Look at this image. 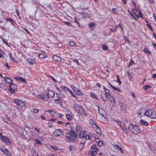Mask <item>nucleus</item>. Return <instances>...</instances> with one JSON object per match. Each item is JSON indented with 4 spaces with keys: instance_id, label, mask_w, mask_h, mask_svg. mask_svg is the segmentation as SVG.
Returning <instances> with one entry per match:
<instances>
[{
    "instance_id": "obj_14",
    "label": "nucleus",
    "mask_w": 156,
    "mask_h": 156,
    "mask_svg": "<svg viewBox=\"0 0 156 156\" xmlns=\"http://www.w3.org/2000/svg\"><path fill=\"white\" fill-rule=\"evenodd\" d=\"M36 59L33 58H29L27 59V61L28 63L30 65H33L36 62Z\"/></svg>"
},
{
    "instance_id": "obj_12",
    "label": "nucleus",
    "mask_w": 156,
    "mask_h": 156,
    "mask_svg": "<svg viewBox=\"0 0 156 156\" xmlns=\"http://www.w3.org/2000/svg\"><path fill=\"white\" fill-rule=\"evenodd\" d=\"M63 131L61 129H56L53 132V135L56 136H60V133L63 134Z\"/></svg>"
},
{
    "instance_id": "obj_61",
    "label": "nucleus",
    "mask_w": 156,
    "mask_h": 156,
    "mask_svg": "<svg viewBox=\"0 0 156 156\" xmlns=\"http://www.w3.org/2000/svg\"><path fill=\"white\" fill-rule=\"evenodd\" d=\"M74 22L76 23L78 25V26H79V22H78L77 19L76 18H75Z\"/></svg>"
},
{
    "instance_id": "obj_63",
    "label": "nucleus",
    "mask_w": 156,
    "mask_h": 156,
    "mask_svg": "<svg viewBox=\"0 0 156 156\" xmlns=\"http://www.w3.org/2000/svg\"><path fill=\"white\" fill-rule=\"evenodd\" d=\"M94 24L92 23L90 24H89V27H92L94 26Z\"/></svg>"
},
{
    "instance_id": "obj_23",
    "label": "nucleus",
    "mask_w": 156,
    "mask_h": 156,
    "mask_svg": "<svg viewBox=\"0 0 156 156\" xmlns=\"http://www.w3.org/2000/svg\"><path fill=\"white\" fill-rule=\"evenodd\" d=\"M14 79L16 80H19L20 81H22L23 82L25 83L26 82V80L22 77H15Z\"/></svg>"
},
{
    "instance_id": "obj_36",
    "label": "nucleus",
    "mask_w": 156,
    "mask_h": 156,
    "mask_svg": "<svg viewBox=\"0 0 156 156\" xmlns=\"http://www.w3.org/2000/svg\"><path fill=\"white\" fill-rule=\"evenodd\" d=\"M102 48L104 50H107L108 49V47L104 44L102 45Z\"/></svg>"
},
{
    "instance_id": "obj_24",
    "label": "nucleus",
    "mask_w": 156,
    "mask_h": 156,
    "mask_svg": "<svg viewBox=\"0 0 156 156\" xmlns=\"http://www.w3.org/2000/svg\"><path fill=\"white\" fill-rule=\"evenodd\" d=\"M140 123L142 125H144L146 126H148L149 125V123L145 121L144 120H141L140 121Z\"/></svg>"
},
{
    "instance_id": "obj_9",
    "label": "nucleus",
    "mask_w": 156,
    "mask_h": 156,
    "mask_svg": "<svg viewBox=\"0 0 156 156\" xmlns=\"http://www.w3.org/2000/svg\"><path fill=\"white\" fill-rule=\"evenodd\" d=\"M46 93L47 94V97L48 99L49 98H52L55 96V93L52 90H48L46 91Z\"/></svg>"
},
{
    "instance_id": "obj_18",
    "label": "nucleus",
    "mask_w": 156,
    "mask_h": 156,
    "mask_svg": "<svg viewBox=\"0 0 156 156\" xmlns=\"http://www.w3.org/2000/svg\"><path fill=\"white\" fill-rule=\"evenodd\" d=\"M4 79L5 80L6 83H9V84L12 83V80L9 77L5 76L4 77Z\"/></svg>"
},
{
    "instance_id": "obj_32",
    "label": "nucleus",
    "mask_w": 156,
    "mask_h": 156,
    "mask_svg": "<svg viewBox=\"0 0 156 156\" xmlns=\"http://www.w3.org/2000/svg\"><path fill=\"white\" fill-rule=\"evenodd\" d=\"M151 86L149 85H146L143 86V88L144 90H146L150 88Z\"/></svg>"
},
{
    "instance_id": "obj_50",
    "label": "nucleus",
    "mask_w": 156,
    "mask_h": 156,
    "mask_svg": "<svg viewBox=\"0 0 156 156\" xmlns=\"http://www.w3.org/2000/svg\"><path fill=\"white\" fill-rule=\"evenodd\" d=\"M146 110V109L144 108H142L141 109V112H139V114L141 115V112L143 111H145Z\"/></svg>"
},
{
    "instance_id": "obj_7",
    "label": "nucleus",
    "mask_w": 156,
    "mask_h": 156,
    "mask_svg": "<svg viewBox=\"0 0 156 156\" xmlns=\"http://www.w3.org/2000/svg\"><path fill=\"white\" fill-rule=\"evenodd\" d=\"M17 86L15 84H14L12 83L9 85V90L11 93H14L15 92V90L16 89Z\"/></svg>"
},
{
    "instance_id": "obj_11",
    "label": "nucleus",
    "mask_w": 156,
    "mask_h": 156,
    "mask_svg": "<svg viewBox=\"0 0 156 156\" xmlns=\"http://www.w3.org/2000/svg\"><path fill=\"white\" fill-rule=\"evenodd\" d=\"M92 152L91 155L92 156H95L97 153V148L96 145L95 144L92 145L91 148Z\"/></svg>"
},
{
    "instance_id": "obj_10",
    "label": "nucleus",
    "mask_w": 156,
    "mask_h": 156,
    "mask_svg": "<svg viewBox=\"0 0 156 156\" xmlns=\"http://www.w3.org/2000/svg\"><path fill=\"white\" fill-rule=\"evenodd\" d=\"M118 124L122 128L124 132L126 133H127L128 131L126 126V125L123 124L122 122L119 121H116Z\"/></svg>"
},
{
    "instance_id": "obj_44",
    "label": "nucleus",
    "mask_w": 156,
    "mask_h": 156,
    "mask_svg": "<svg viewBox=\"0 0 156 156\" xmlns=\"http://www.w3.org/2000/svg\"><path fill=\"white\" fill-rule=\"evenodd\" d=\"M48 112L50 113L51 114V115H55V114L56 113L55 112H54L53 111H51L50 110H48L47 111Z\"/></svg>"
},
{
    "instance_id": "obj_55",
    "label": "nucleus",
    "mask_w": 156,
    "mask_h": 156,
    "mask_svg": "<svg viewBox=\"0 0 156 156\" xmlns=\"http://www.w3.org/2000/svg\"><path fill=\"white\" fill-rule=\"evenodd\" d=\"M51 147L55 150L57 149V147L55 146H51Z\"/></svg>"
},
{
    "instance_id": "obj_39",
    "label": "nucleus",
    "mask_w": 156,
    "mask_h": 156,
    "mask_svg": "<svg viewBox=\"0 0 156 156\" xmlns=\"http://www.w3.org/2000/svg\"><path fill=\"white\" fill-rule=\"evenodd\" d=\"M38 55L39 58H45V55L42 54H39Z\"/></svg>"
},
{
    "instance_id": "obj_13",
    "label": "nucleus",
    "mask_w": 156,
    "mask_h": 156,
    "mask_svg": "<svg viewBox=\"0 0 156 156\" xmlns=\"http://www.w3.org/2000/svg\"><path fill=\"white\" fill-rule=\"evenodd\" d=\"M0 138L1 140L5 143H8L9 142L8 137L3 136L1 133H0Z\"/></svg>"
},
{
    "instance_id": "obj_20",
    "label": "nucleus",
    "mask_w": 156,
    "mask_h": 156,
    "mask_svg": "<svg viewBox=\"0 0 156 156\" xmlns=\"http://www.w3.org/2000/svg\"><path fill=\"white\" fill-rule=\"evenodd\" d=\"M98 111L99 114L103 116H104L105 112L104 110L102 108L99 107L98 108Z\"/></svg>"
},
{
    "instance_id": "obj_35",
    "label": "nucleus",
    "mask_w": 156,
    "mask_h": 156,
    "mask_svg": "<svg viewBox=\"0 0 156 156\" xmlns=\"http://www.w3.org/2000/svg\"><path fill=\"white\" fill-rule=\"evenodd\" d=\"M149 147L151 149V150L153 151H154V153H156V150L155 149V148L154 147H153L151 145H150L149 146Z\"/></svg>"
},
{
    "instance_id": "obj_42",
    "label": "nucleus",
    "mask_w": 156,
    "mask_h": 156,
    "mask_svg": "<svg viewBox=\"0 0 156 156\" xmlns=\"http://www.w3.org/2000/svg\"><path fill=\"white\" fill-rule=\"evenodd\" d=\"M124 39L127 42H128L129 43H130V41L127 37L124 36Z\"/></svg>"
},
{
    "instance_id": "obj_43",
    "label": "nucleus",
    "mask_w": 156,
    "mask_h": 156,
    "mask_svg": "<svg viewBox=\"0 0 156 156\" xmlns=\"http://www.w3.org/2000/svg\"><path fill=\"white\" fill-rule=\"evenodd\" d=\"M69 44L71 46L73 47L75 46V44L74 41H71L70 42Z\"/></svg>"
},
{
    "instance_id": "obj_17",
    "label": "nucleus",
    "mask_w": 156,
    "mask_h": 156,
    "mask_svg": "<svg viewBox=\"0 0 156 156\" xmlns=\"http://www.w3.org/2000/svg\"><path fill=\"white\" fill-rule=\"evenodd\" d=\"M8 55L9 57L10 58L11 60H12L13 62H15L16 63H17L18 62V61L15 59V58L14 57L12 56V54L11 53H9L8 54Z\"/></svg>"
},
{
    "instance_id": "obj_49",
    "label": "nucleus",
    "mask_w": 156,
    "mask_h": 156,
    "mask_svg": "<svg viewBox=\"0 0 156 156\" xmlns=\"http://www.w3.org/2000/svg\"><path fill=\"white\" fill-rule=\"evenodd\" d=\"M2 41L6 45L8 46H10L9 44L5 41V39H2Z\"/></svg>"
},
{
    "instance_id": "obj_56",
    "label": "nucleus",
    "mask_w": 156,
    "mask_h": 156,
    "mask_svg": "<svg viewBox=\"0 0 156 156\" xmlns=\"http://www.w3.org/2000/svg\"><path fill=\"white\" fill-rule=\"evenodd\" d=\"M74 62L77 64L78 65H79V62L77 59H75L74 60Z\"/></svg>"
},
{
    "instance_id": "obj_4",
    "label": "nucleus",
    "mask_w": 156,
    "mask_h": 156,
    "mask_svg": "<svg viewBox=\"0 0 156 156\" xmlns=\"http://www.w3.org/2000/svg\"><path fill=\"white\" fill-rule=\"evenodd\" d=\"M13 101L18 107L21 108L22 109H24L26 108V105L25 103L21 100L15 99Z\"/></svg>"
},
{
    "instance_id": "obj_51",
    "label": "nucleus",
    "mask_w": 156,
    "mask_h": 156,
    "mask_svg": "<svg viewBox=\"0 0 156 156\" xmlns=\"http://www.w3.org/2000/svg\"><path fill=\"white\" fill-rule=\"evenodd\" d=\"M85 144V142L83 143H80V146L81 145L82 147H81L82 149L84 148V144Z\"/></svg>"
},
{
    "instance_id": "obj_57",
    "label": "nucleus",
    "mask_w": 156,
    "mask_h": 156,
    "mask_svg": "<svg viewBox=\"0 0 156 156\" xmlns=\"http://www.w3.org/2000/svg\"><path fill=\"white\" fill-rule=\"evenodd\" d=\"M59 97H60L61 98H63V97H65V95L63 94H59Z\"/></svg>"
},
{
    "instance_id": "obj_58",
    "label": "nucleus",
    "mask_w": 156,
    "mask_h": 156,
    "mask_svg": "<svg viewBox=\"0 0 156 156\" xmlns=\"http://www.w3.org/2000/svg\"><path fill=\"white\" fill-rule=\"evenodd\" d=\"M73 148H74V147L72 146H70L69 147V149L70 151L73 150Z\"/></svg>"
},
{
    "instance_id": "obj_6",
    "label": "nucleus",
    "mask_w": 156,
    "mask_h": 156,
    "mask_svg": "<svg viewBox=\"0 0 156 156\" xmlns=\"http://www.w3.org/2000/svg\"><path fill=\"white\" fill-rule=\"evenodd\" d=\"M66 138L67 141L68 142H71L72 143H73L74 142V139L76 138L74 137L71 134L68 133L66 134Z\"/></svg>"
},
{
    "instance_id": "obj_53",
    "label": "nucleus",
    "mask_w": 156,
    "mask_h": 156,
    "mask_svg": "<svg viewBox=\"0 0 156 156\" xmlns=\"http://www.w3.org/2000/svg\"><path fill=\"white\" fill-rule=\"evenodd\" d=\"M82 15L85 16L86 17H87L88 16V15L87 14V13L85 12H83L82 13Z\"/></svg>"
},
{
    "instance_id": "obj_45",
    "label": "nucleus",
    "mask_w": 156,
    "mask_h": 156,
    "mask_svg": "<svg viewBox=\"0 0 156 156\" xmlns=\"http://www.w3.org/2000/svg\"><path fill=\"white\" fill-rule=\"evenodd\" d=\"M147 26L151 30H153L152 28V27L151 25L149 23L147 24Z\"/></svg>"
},
{
    "instance_id": "obj_25",
    "label": "nucleus",
    "mask_w": 156,
    "mask_h": 156,
    "mask_svg": "<svg viewBox=\"0 0 156 156\" xmlns=\"http://www.w3.org/2000/svg\"><path fill=\"white\" fill-rule=\"evenodd\" d=\"M53 59L57 61L60 62L61 61V58L57 55H54L53 56Z\"/></svg>"
},
{
    "instance_id": "obj_41",
    "label": "nucleus",
    "mask_w": 156,
    "mask_h": 156,
    "mask_svg": "<svg viewBox=\"0 0 156 156\" xmlns=\"http://www.w3.org/2000/svg\"><path fill=\"white\" fill-rule=\"evenodd\" d=\"M76 93L77 94L80 96L82 95V94L80 90H78V91H76Z\"/></svg>"
},
{
    "instance_id": "obj_60",
    "label": "nucleus",
    "mask_w": 156,
    "mask_h": 156,
    "mask_svg": "<svg viewBox=\"0 0 156 156\" xmlns=\"http://www.w3.org/2000/svg\"><path fill=\"white\" fill-rule=\"evenodd\" d=\"M35 140H36V144H41V142L39 141L38 140H37L36 139H35Z\"/></svg>"
},
{
    "instance_id": "obj_16",
    "label": "nucleus",
    "mask_w": 156,
    "mask_h": 156,
    "mask_svg": "<svg viewBox=\"0 0 156 156\" xmlns=\"http://www.w3.org/2000/svg\"><path fill=\"white\" fill-rule=\"evenodd\" d=\"M89 123L94 128L97 127V125L96 124L94 121L92 119L90 120Z\"/></svg>"
},
{
    "instance_id": "obj_19",
    "label": "nucleus",
    "mask_w": 156,
    "mask_h": 156,
    "mask_svg": "<svg viewBox=\"0 0 156 156\" xmlns=\"http://www.w3.org/2000/svg\"><path fill=\"white\" fill-rule=\"evenodd\" d=\"M113 147L114 148L117 149V150L120 151L121 153H123V151L122 150L121 147L119 145L116 144L114 145Z\"/></svg>"
},
{
    "instance_id": "obj_27",
    "label": "nucleus",
    "mask_w": 156,
    "mask_h": 156,
    "mask_svg": "<svg viewBox=\"0 0 156 156\" xmlns=\"http://www.w3.org/2000/svg\"><path fill=\"white\" fill-rule=\"evenodd\" d=\"M70 133L71 135L72 134L73 136L75 138H76L77 135H76V133L73 130L71 129L70 131Z\"/></svg>"
},
{
    "instance_id": "obj_33",
    "label": "nucleus",
    "mask_w": 156,
    "mask_h": 156,
    "mask_svg": "<svg viewBox=\"0 0 156 156\" xmlns=\"http://www.w3.org/2000/svg\"><path fill=\"white\" fill-rule=\"evenodd\" d=\"M60 87L63 90H64L68 91H69L70 90L67 87H66L64 86H61Z\"/></svg>"
},
{
    "instance_id": "obj_34",
    "label": "nucleus",
    "mask_w": 156,
    "mask_h": 156,
    "mask_svg": "<svg viewBox=\"0 0 156 156\" xmlns=\"http://www.w3.org/2000/svg\"><path fill=\"white\" fill-rule=\"evenodd\" d=\"M55 101H58L57 102V103L59 104H60V105L62 104V101H61V99H59V98L57 99H55Z\"/></svg>"
},
{
    "instance_id": "obj_54",
    "label": "nucleus",
    "mask_w": 156,
    "mask_h": 156,
    "mask_svg": "<svg viewBox=\"0 0 156 156\" xmlns=\"http://www.w3.org/2000/svg\"><path fill=\"white\" fill-rule=\"evenodd\" d=\"M138 14L139 16V17H143L142 13L141 11H139V12Z\"/></svg>"
},
{
    "instance_id": "obj_28",
    "label": "nucleus",
    "mask_w": 156,
    "mask_h": 156,
    "mask_svg": "<svg viewBox=\"0 0 156 156\" xmlns=\"http://www.w3.org/2000/svg\"><path fill=\"white\" fill-rule=\"evenodd\" d=\"M118 27V25L115 26L113 29L110 28V30L112 32H114L116 31Z\"/></svg>"
},
{
    "instance_id": "obj_29",
    "label": "nucleus",
    "mask_w": 156,
    "mask_h": 156,
    "mask_svg": "<svg viewBox=\"0 0 156 156\" xmlns=\"http://www.w3.org/2000/svg\"><path fill=\"white\" fill-rule=\"evenodd\" d=\"M109 84L110 85L111 87L115 90H118L119 91H121V90L118 88L115 87L114 86L112 85L110 83H109Z\"/></svg>"
},
{
    "instance_id": "obj_21",
    "label": "nucleus",
    "mask_w": 156,
    "mask_h": 156,
    "mask_svg": "<svg viewBox=\"0 0 156 156\" xmlns=\"http://www.w3.org/2000/svg\"><path fill=\"white\" fill-rule=\"evenodd\" d=\"M37 97L38 98L42 99L45 101H47L48 100L47 97H45L43 96V95L41 94L38 95Z\"/></svg>"
},
{
    "instance_id": "obj_5",
    "label": "nucleus",
    "mask_w": 156,
    "mask_h": 156,
    "mask_svg": "<svg viewBox=\"0 0 156 156\" xmlns=\"http://www.w3.org/2000/svg\"><path fill=\"white\" fill-rule=\"evenodd\" d=\"M79 137L81 138H84L86 140L90 139V136L87 134L86 132L85 131H81L79 134Z\"/></svg>"
},
{
    "instance_id": "obj_31",
    "label": "nucleus",
    "mask_w": 156,
    "mask_h": 156,
    "mask_svg": "<svg viewBox=\"0 0 156 156\" xmlns=\"http://www.w3.org/2000/svg\"><path fill=\"white\" fill-rule=\"evenodd\" d=\"M4 153L8 156H11V154L10 152L7 149H6V150L5 151V152Z\"/></svg>"
},
{
    "instance_id": "obj_15",
    "label": "nucleus",
    "mask_w": 156,
    "mask_h": 156,
    "mask_svg": "<svg viewBox=\"0 0 156 156\" xmlns=\"http://www.w3.org/2000/svg\"><path fill=\"white\" fill-rule=\"evenodd\" d=\"M118 104L120 107V110L124 111L125 109V105L122 102L120 101H119Z\"/></svg>"
},
{
    "instance_id": "obj_3",
    "label": "nucleus",
    "mask_w": 156,
    "mask_h": 156,
    "mask_svg": "<svg viewBox=\"0 0 156 156\" xmlns=\"http://www.w3.org/2000/svg\"><path fill=\"white\" fill-rule=\"evenodd\" d=\"M144 115L151 119L156 118V112L151 109H150L146 111Z\"/></svg>"
},
{
    "instance_id": "obj_48",
    "label": "nucleus",
    "mask_w": 156,
    "mask_h": 156,
    "mask_svg": "<svg viewBox=\"0 0 156 156\" xmlns=\"http://www.w3.org/2000/svg\"><path fill=\"white\" fill-rule=\"evenodd\" d=\"M112 11L115 14H116L117 12V10L115 8L113 9H112Z\"/></svg>"
},
{
    "instance_id": "obj_2",
    "label": "nucleus",
    "mask_w": 156,
    "mask_h": 156,
    "mask_svg": "<svg viewBox=\"0 0 156 156\" xmlns=\"http://www.w3.org/2000/svg\"><path fill=\"white\" fill-rule=\"evenodd\" d=\"M129 130L135 134H138L140 131L139 127L136 125L130 124L128 127Z\"/></svg>"
},
{
    "instance_id": "obj_30",
    "label": "nucleus",
    "mask_w": 156,
    "mask_h": 156,
    "mask_svg": "<svg viewBox=\"0 0 156 156\" xmlns=\"http://www.w3.org/2000/svg\"><path fill=\"white\" fill-rule=\"evenodd\" d=\"M66 117L67 119L69 120L70 121L72 119V116L70 114H67L66 115Z\"/></svg>"
},
{
    "instance_id": "obj_26",
    "label": "nucleus",
    "mask_w": 156,
    "mask_h": 156,
    "mask_svg": "<svg viewBox=\"0 0 156 156\" xmlns=\"http://www.w3.org/2000/svg\"><path fill=\"white\" fill-rule=\"evenodd\" d=\"M109 100L111 103L113 102V104L115 105V102L114 98L112 96H109Z\"/></svg>"
},
{
    "instance_id": "obj_62",
    "label": "nucleus",
    "mask_w": 156,
    "mask_h": 156,
    "mask_svg": "<svg viewBox=\"0 0 156 156\" xmlns=\"http://www.w3.org/2000/svg\"><path fill=\"white\" fill-rule=\"evenodd\" d=\"M128 76L130 79V80H132V79H133L132 75L130 74H129V75H128Z\"/></svg>"
},
{
    "instance_id": "obj_37",
    "label": "nucleus",
    "mask_w": 156,
    "mask_h": 156,
    "mask_svg": "<svg viewBox=\"0 0 156 156\" xmlns=\"http://www.w3.org/2000/svg\"><path fill=\"white\" fill-rule=\"evenodd\" d=\"M7 21L10 22L12 24L14 22V21L12 19L8 18L7 19Z\"/></svg>"
},
{
    "instance_id": "obj_38",
    "label": "nucleus",
    "mask_w": 156,
    "mask_h": 156,
    "mask_svg": "<svg viewBox=\"0 0 156 156\" xmlns=\"http://www.w3.org/2000/svg\"><path fill=\"white\" fill-rule=\"evenodd\" d=\"M91 97L93 98H95L97 99L96 95L93 93H91L90 94Z\"/></svg>"
},
{
    "instance_id": "obj_46",
    "label": "nucleus",
    "mask_w": 156,
    "mask_h": 156,
    "mask_svg": "<svg viewBox=\"0 0 156 156\" xmlns=\"http://www.w3.org/2000/svg\"><path fill=\"white\" fill-rule=\"evenodd\" d=\"M129 12L130 15H131V16H132L133 17V18L135 19V20H136L137 19L135 17V16L130 11H129Z\"/></svg>"
},
{
    "instance_id": "obj_40",
    "label": "nucleus",
    "mask_w": 156,
    "mask_h": 156,
    "mask_svg": "<svg viewBox=\"0 0 156 156\" xmlns=\"http://www.w3.org/2000/svg\"><path fill=\"white\" fill-rule=\"evenodd\" d=\"M103 143L102 141L100 140L98 142V145L99 146H101L103 145Z\"/></svg>"
},
{
    "instance_id": "obj_22",
    "label": "nucleus",
    "mask_w": 156,
    "mask_h": 156,
    "mask_svg": "<svg viewBox=\"0 0 156 156\" xmlns=\"http://www.w3.org/2000/svg\"><path fill=\"white\" fill-rule=\"evenodd\" d=\"M96 130V133L99 135H101L102 133L100 127H98V126L97 127L94 128Z\"/></svg>"
},
{
    "instance_id": "obj_64",
    "label": "nucleus",
    "mask_w": 156,
    "mask_h": 156,
    "mask_svg": "<svg viewBox=\"0 0 156 156\" xmlns=\"http://www.w3.org/2000/svg\"><path fill=\"white\" fill-rule=\"evenodd\" d=\"M152 77L153 78H156V74H153L152 75Z\"/></svg>"
},
{
    "instance_id": "obj_1",
    "label": "nucleus",
    "mask_w": 156,
    "mask_h": 156,
    "mask_svg": "<svg viewBox=\"0 0 156 156\" xmlns=\"http://www.w3.org/2000/svg\"><path fill=\"white\" fill-rule=\"evenodd\" d=\"M74 108L76 111L81 115L85 116L87 115L85 113L84 109L79 104H75L74 105Z\"/></svg>"
},
{
    "instance_id": "obj_52",
    "label": "nucleus",
    "mask_w": 156,
    "mask_h": 156,
    "mask_svg": "<svg viewBox=\"0 0 156 156\" xmlns=\"http://www.w3.org/2000/svg\"><path fill=\"white\" fill-rule=\"evenodd\" d=\"M6 149H7L5 148L4 147L0 149L1 151L3 153L5 152V151L6 150Z\"/></svg>"
},
{
    "instance_id": "obj_8",
    "label": "nucleus",
    "mask_w": 156,
    "mask_h": 156,
    "mask_svg": "<svg viewBox=\"0 0 156 156\" xmlns=\"http://www.w3.org/2000/svg\"><path fill=\"white\" fill-rule=\"evenodd\" d=\"M105 97H103V96L101 95V97L104 101H106L107 98L110 96H111V93L110 92V90L108 89L105 91Z\"/></svg>"
},
{
    "instance_id": "obj_59",
    "label": "nucleus",
    "mask_w": 156,
    "mask_h": 156,
    "mask_svg": "<svg viewBox=\"0 0 156 156\" xmlns=\"http://www.w3.org/2000/svg\"><path fill=\"white\" fill-rule=\"evenodd\" d=\"M118 27H120L121 29H122V31H123V28H122V25H121V23H119L118 25Z\"/></svg>"
},
{
    "instance_id": "obj_47",
    "label": "nucleus",
    "mask_w": 156,
    "mask_h": 156,
    "mask_svg": "<svg viewBox=\"0 0 156 156\" xmlns=\"http://www.w3.org/2000/svg\"><path fill=\"white\" fill-rule=\"evenodd\" d=\"M64 23L65 24L69 26H70L71 25V23L69 22L65 21L64 22Z\"/></svg>"
}]
</instances>
